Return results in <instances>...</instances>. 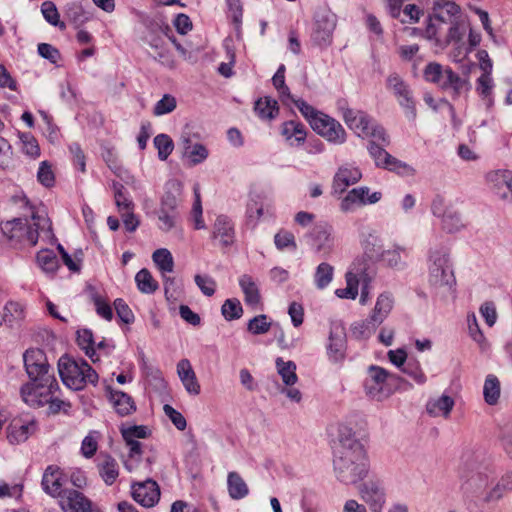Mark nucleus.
<instances>
[{
  "label": "nucleus",
  "instance_id": "f257e3e1",
  "mask_svg": "<svg viewBox=\"0 0 512 512\" xmlns=\"http://www.w3.org/2000/svg\"><path fill=\"white\" fill-rule=\"evenodd\" d=\"M12 201L28 213H23L24 218L18 217L1 223L2 235L11 247L16 249L33 247L39 238L45 240L53 238L51 221L43 206L30 205L25 196H14Z\"/></svg>",
  "mask_w": 512,
  "mask_h": 512
},
{
  "label": "nucleus",
  "instance_id": "f03ea898",
  "mask_svg": "<svg viewBox=\"0 0 512 512\" xmlns=\"http://www.w3.org/2000/svg\"><path fill=\"white\" fill-rule=\"evenodd\" d=\"M333 456L334 472L340 482L346 485L356 484L367 476L369 471L367 453L350 427L339 425Z\"/></svg>",
  "mask_w": 512,
  "mask_h": 512
},
{
  "label": "nucleus",
  "instance_id": "7ed1b4c3",
  "mask_svg": "<svg viewBox=\"0 0 512 512\" xmlns=\"http://www.w3.org/2000/svg\"><path fill=\"white\" fill-rule=\"evenodd\" d=\"M461 489L465 497L480 508L492 506L491 486L496 479V470L490 464L471 463L466 475L462 477Z\"/></svg>",
  "mask_w": 512,
  "mask_h": 512
},
{
  "label": "nucleus",
  "instance_id": "20e7f679",
  "mask_svg": "<svg viewBox=\"0 0 512 512\" xmlns=\"http://www.w3.org/2000/svg\"><path fill=\"white\" fill-rule=\"evenodd\" d=\"M337 109L350 130L361 138L371 137L383 145L389 144L385 129L378 125L366 112L351 108L345 99L337 101Z\"/></svg>",
  "mask_w": 512,
  "mask_h": 512
},
{
  "label": "nucleus",
  "instance_id": "39448f33",
  "mask_svg": "<svg viewBox=\"0 0 512 512\" xmlns=\"http://www.w3.org/2000/svg\"><path fill=\"white\" fill-rule=\"evenodd\" d=\"M62 382L72 390H81L87 384L98 382L97 372L85 361L62 356L58 361Z\"/></svg>",
  "mask_w": 512,
  "mask_h": 512
},
{
  "label": "nucleus",
  "instance_id": "423d86ee",
  "mask_svg": "<svg viewBox=\"0 0 512 512\" xmlns=\"http://www.w3.org/2000/svg\"><path fill=\"white\" fill-rule=\"evenodd\" d=\"M428 282L436 289L451 290L456 283L447 249L437 247L428 255Z\"/></svg>",
  "mask_w": 512,
  "mask_h": 512
},
{
  "label": "nucleus",
  "instance_id": "0eeeda50",
  "mask_svg": "<svg viewBox=\"0 0 512 512\" xmlns=\"http://www.w3.org/2000/svg\"><path fill=\"white\" fill-rule=\"evenodd\" d=\"M423 77L427 82L436 84L443 90H451L457 96L468 90L469 86L467 79L461 78L450 67H444L437 62H430L425 66Z\"/></svg>",
  "mask_w": 512,
  "mask_h": 512
},
{
  "label": "nucleus",
  "instance_id": "6e6552de",
  "mask_svg": "<svg viewBox=\"0 0 512 512\" xmlns=\"http://www.w3.org/2000/svg\"><path fill=\"white\" fill-rule=\"evenodd\" d=\"M394 380H396L395 375L380 366L371 365L367 369L364 380L365 393L372 400L383 401L391 395L388 383Z\"/></svg>",
  "mask_w": 512,
  "mask_h": 512
},
{
  "label": "nucleus",
  "instance_id": "1a4fd4ad",
  "mask_svg": "<svg viewBox=\"0 0 512 512\" xmlns=\"http://www.w3.org/2000/svg\"><path fill=\"white\" fill-rule=\"evenodd\" d=\"M23 362L30 380L44 381V384L49 386L57 381L53 373L50 372L51 367L43 350L39 348L26 350L23 354Z\"/></svg>",
  "mask_w": 512,
  "mask_h": 512
},
{
  "label": "nucleus",
  "instance_id": "9d476101",
  "mask_svg": "<svg viewBox=\"0 0 512 512\" xmlns=\"http://www.w3.org/2000/svg\"><path fill=\"white\" fill-rule=\"evenodd\" d=\"M431 212L441 219V227L447 233H457L465 227L461 214L442 196L437 195L433 199Z\"/></svg>",
  "mask_w": 512,
  "mask_h": 512
},
{
  "label": "nucleus",
  "instance_id": "9b49d317",
  "mask_svg": "<svg viewBox=\"0 0 512 512\" xmlns=\"http://www.w3.org/2000/svg\"><path fill=\"white\" fill-rule=\"evenodd\" d=\"M434 16L429 18L424 36L429 40L440 41L438 34L440 25L451 20L459 11V7L452 0H434Z\"/></svg>",
  "mask_w": 512,
  "mask_h": 512
},
{
  "label": "nucleus",
  "instance_id": "f8f14e48",
  "mask_svg": "<svg viewBox=\"0 0 512 512\" xmlns=\"http://www.w3.org/2000/svg\"><path fill=\"white\" fill-rule=\"evenodd\" d=\"M59 389L57 381L50 386L44 384V381H32L21 387L20 394L22 400L30 407L39 408L46 405L51 399V393H55Z\"/></svg>",
  "mask_w": 512,
  "mask_h": 512
},
{
  "label": "nucleus",
  "instance_id": "ddd939ff",
  "mask_svg": "<svg viewBox=\"0 0 512 512\" xmlns=\"http://www.w3.org/2000/svg\"><path fill=\"white\" fill-rule=\"evenodd\" d=\"M170 35L165 31L151 34L148 37L150 47L149 56L163 67L173 70L176 68V60L169 45Z\"/></svg>",
  "mask_w": 512,
  "mask_h": 512
},
{
  "label": "nucleus",
  "instance_id": "4468645a",
  "mask_svg": "<svg viewBox=\"0 0 512 512\" xmlns=\"http://www.w3.org/2000/svg\"><path fill=\"white\" fill-rule=\"evenodd\" d=\"M311 127L330 143L341 145L346 142L347 133L343 126L336 119L324 113L311 121Z\"/></svg>",
  "mask_w": 512,
  "mask_h": 512
},
{
  "label": "nucleus",
  "instance_id": "2eb2a0df",
  "mask_svg": "<svg viewBox=\"0 0 512 512\" xmlns=\"http://www.w3.org/2000/svg\"><path fill=\"white\" fill-rule=\"evenodd\" d=\"M336 27V15L329 10H320L315 15L312 41L318 46H328L332 42Z\"/></svg>",
  "mask_w": 512,
  "mask_h": 512
},
{
  "label": "nucleus",
  "instance_id": "dca6fc26",
  "mask_svg": "<svg viewBox=\"0 0 512 512\" xmlns=\"http://www.w3.org/2000/svg\"><path fill=\"white\" fill-rule=\"evenodd\" d=\"M178 198L177 195L171 190H167L157 210V217L159 221V229L168 232L177 226L179 213L177 211Z\"/></svg>",
  "mask_w": 512,
  "mask_h": 512
},
{
  "label": "nucleus",
  "instance_id": "f3484780",
  "mask_svg": "<svg viewBox=\"0 0 512 512\" xmlns=\"http://www.w3.org/2000/svg\"><path fill=\"white\" fill-rule=\"evenodd\" d=\"M387 87L393 91L401 107L409 120L416 118V108L412 92L406 82L398 75L391 74L387 78Z\"/></svg>",
  "mask_w": 512,
  "mask_h": 512
},
{
  "label": "nucleus",
  "instance_id": "a211bd4d",
  "mask_svg": "<svg viewBox=\"0 0 512 512\" xmlns=\"http://www.w3.org/2000/svg\"><path fill=\"white\" fill-rule=\"evenodd\" d=\"M309 244L318 253L330 254L334 247L333 227L327 222H319L306 235Z\"/></svg>",
  "mask_w": 512,
  "mask_h": 512
},
{
  "label": "nucleus",
  "instance_id": "6ab92c4d",
  "mask_svg": "<svg viewBox=\"0 0 512 512\" xmlns=\"http://www.w3.org/2000/svg\"><path fill=\"white\" fill-rule=\"evenodd\" d=\"M211 239L222 249L231 247L236 240L234 222L226 215H218L211 228Z\"/></svg>",
  "mask_w": 512,
  "mask_h": 512
},
{
  "label": "nucleus",
  "instance_id": "aec40b11",
  "mask_svg": "<svg viewBox=\"0 0 512 512\" xmlns=\"http://www.w3.org/2000/svg\"><path fill=\"white\" fill-rule=\"evenodd\" d=\"M369 192L370 189L366 186L350 190L340 203L341 211L345 213L352 212L357 206L375 204L380 201L382 197L381 192H373L371 194Z\"/></svg>",
  "mask_w": 512,
  "mask_h": 512
},
{
  "label": "nucleus",
  "instance_id": "412c9836",
  "mask_svg": "<svg viewBox=\"0 0 512 512\" xmlns=\"http://www.w3.org/2000/svg\"><path fill=\"white\" fill-rule=\"evenodd\" d=\"M346 330L340 322H333L330 326L327 353L329 359L335 363L345 358Z\"/></svg>",
  "mask_w": 512,
  "mask_h": 512
},
{
  "label": "nucleus",
  "instance_id": "4be33fe9",
  "mask_svg": "<svg viewBox=\"0 0 512 512\" xmlns=\"http://www.w3.org/2000/svg\"><path fill=\"white\" fill-rule=\"evenodd\" d=\"M359 494L373 512H380L386 502L385 491L378 480H369L359 486Z\"/></svg>",
  "mask_w": 512,
  "mask_h": 512
},
{
  "label": "nucleus",
  "instance_id": "5701e85b",
  "mask_svg": "<svg viewBox=\"0 0 512 512\" xmlns=\"http://www.w3.org/2000/svg\"><path fill=\"white\" fill-rule=\"evenodd\" d=\"M132 496L136 502L144 507H153L160 498L158 484L151 479L132 485Z\"/></svg>",
  "mask_w": 512,
  "mask_h": 512
},
{
  "label": "nucleus",
  "instance_id": "b1692460",
  "mask_svg": "<svg viewBox=\"0 0 512 512\" xmlns=\"http://www.w3.org/2000/svg\"><path fill=\"white\" fill-rule=\"evenodd\" d=\"M493 193L503 201L512 202V171H495L488 174Z\"/></svg>",
  "mask_w": 512,
  "mask_h": 512
},
{
  "label": "nucleus",
  "instance_id": "393cba45",
  "mask_svg": "<svg viewBox=\"0 0 512 512\" xmlns=\"http://www.w3.org/2000/svg\"><path fill=\"white\" fill-rule=\"evenodd\" d=\"M362 247L364 257L371 263L384 259L386 250H384L382 240L375 230L368 229L362 234Z\"/></svg>",
  "mask_w": 512,
  "mask_h": 512
},
{
  "label": "nucleus",
  "instance_id": "a878e982",
  "mask_svg": "<svg viewBox=\"0 0 512 512\" xmlns=\"http://www.w3.org/2000/svg\"><path fill=\"white\" fill-rule=\"evenodd\" d=\"M362 177L360 170L351 165L340 166L333 178V189L342 193L347 187L357 183Z\"/></svg>",
  "mask_w": 512,
  "mask_h": 512
},
{
  "label": "nucleus",
  "instance_id": "bb28decb",
  "mask_svg": "<svg viewBox=\"0 0 512 512\" xmlns=\"http://www.w3.org/2000/svg\"><path fill=\"white\" fill-rule=\"evenodd\" d=\"M394 305V299L389 292L380 294L377 298L374 309L372 310L368 323L372 324V328L376 329L390 314Z\"/></svg>",
  "mask_w": 512,
  "mask_h": 512
},
{
  "label": "nucleus",
  "instance_id": "cd10ccee",
  "mask_svg": "<svg viewBox=\"0 0 512 512\" xmlns=\"http://www.w3.org/2000/svg\"><path fill=\"white\" fill-rule=\"evenodd\" d=\"M41 485L48 495L52 497L60 496L63 485L60 468L56 465H49L43 473Z\"/></svg>",
  "mask_w": 512,
  "mask_h": 512
},
{
  "label": "nucleus",
  "instance_id": "c85d7f7f",
  "mask_svg": "<svg viewBox=\"0 0 512 512\" xmlns=\"http://www.w3.org/2000/svg\"><path fill=\"white\" fill-rule=\"evenodd\" d=\"M177 374L189 394L196 396L200 393V384L188 359H182L178 362Z\"/></svg>",
  "mask_w": 512,
  "mask_h": 512
},
{
  "label": "nucleus",
  "instance_id": "c756f323",
  "mask_svg": "<svg viewBox=\"0 0 512 512\" xmlns=\"http://www.w3.org/2000/svg\"><path fill=\"white\" fill-rule=\"evenodd\" d=\"M61 504L65 512H92L90 500L76 490L66 491Z\"/></svg>",
  "mask_w": 512,
  "mask_h": 512
},
{
  "label": "nucleus",
  "instance_id": "7c9ffc66",
  "mask_svg": "<svg viewBox=\"0 0 512 512\" xmlns=\"http://www.w3.org/2000/svg\"><path fill=\"white\" fill-rule=\"evenodd\" d=\"M455 405L452 397L443 394L437 398H431L426 404V411L432 417H443L447 419Z\"/></svg>",
  "mask_w": 512,
  "mask_h": 512
},
{
  "label": "nucleus",
  "instance_id": "2f4dec72",
  "mask_svg": "<svg viewBox=\"0 0 512 512\" xmlns=\"http://www.w3.org/2000/svg\"><path fill=\"white\" fill-rule=\"evenodd\" d=\"M281 135L289 145H300L306 139V130L302 123L290 120L281 125Z\"/></svg>",
  "mask_w": 512,
  "mask_h": 512
},
{
  "label": "nucleus",
  "instance_id": "473e14b6",
  "mask_svg": "<svg viewBox=\"0 0 512 512\" xmlns=\"http://www.w3.org/2000/svg\"><path fill=\"white\" fill-rule=\"evenodd\" d=\"M229 496L234 500L245 498L249 494V488L244 479L237 472H229L227 476Z\"/></svg>",
  "mask_w": 512,
  "mask_h": 512
},
{
  "label": "nucleus",
  "instance_id": "72a5a7b5",
  "mask_svg": "<svg viewBox=\"0 0 512 512\" xmlns=\"http://www.w3.org/2000/svg\"><path fill=\"white\" fill-rule=\"evenodd\" d=\"M500 395L501 384L499 379L493 374L487 375L483 386L484 401L490 406H495L499 402Z\"/></svg>",
  "mask_w": 512,
  "mask_h": 512
},
{
  "label": "nucleus",
  "instance_id": "f704fd0d",
  "mask_svg": "<svg viewBox=\"0 0 512 512\" xmlns=\"http://www.w3.org/2000/svg\"><path fill=\"white\" fill-rule=\"evenodd\" d=\"M110 401L121 416L129 415L136 409L133 399L122 391L111 390Z\"/></svg>",
  "mask_w": 512,
  "mask_h": 512
},
{
  "label": "nucleus",
  "instance_id": "c9c22d12",
  "mask_svg": "<svg viewBox=\"0 0 512 512\" xmlns=\"http://www.w3.org/2000/svg\"><path fill=\"white\" fill-rule=\"evenodd\" d=\"M366 268L357 269L356 272L349 271L346 273V288L337 289L335 294L339 298L355 299L358 295L359 279L358 274H364Z\"/></svg>",
  "mask_w": 512,
  "mask_h": 512
},
{
  "label": "nucleus",
  "instance_id": "e433bc0d",
  "mask_svg": "<svg viewBox=\"0 0 512 512\" xmlns=\"http://www.w3.org/2000/svg\"><path fill=\"white\" fill-rule=\"evenodd\" d=\"M99 474L107 485H112L118 475V464L114 458L109 455H105L98 464Z\"/></svg>",
  "mask_w": 512,
  "mask_h": 512
},
{
  "label": "nucleus",
  "instance_id": "4c0bfd02",
  "mask_svg": "<svg viewBox=\"0 0 512 512\" xmlns=\"http://www.w3.org/2000/svg\"><path fill=\"white\" fill-rule=\"evenodd\" d=\"M239 285L244 293L246 304L251 306L258 305L260 293L252 277L247 274L242 275L239 279Z\"/></svg>",
  "mask_w": 512,
  "mask_h": 512
},
{
  "label": "nucleus",
  "instance_id": "58836bf2",
  "mask_svg": "<svg viewBox=\"0 0 512 512\" xmlns=\"http://www.w3.org/2000/svg\"><path fill=\"white\" fill-rule=\"evenodd\" d=\"M275 365L278 374L281 376L286 386H293L298 381L296 364L293 361H284L282 358L278 357L275 361Z\"/></svg>",
  "mask_w": 512,
  "mask_h": 512
},
{
  "label": "nucleus",
  "instance_id": "ea45409f",
  "mask_svg": "<svg viewBox=\"0 0 512 512\" xmlns=\"http://www.w3.org/2000/svg\"><path fill=\"white\" fill-rule=\"evenodd\" d=\"M512 490V472L504 474L500 479H495L491 486L492 506L498 503L504 495Z\"/></svg>",
  "mask_w": 512,
  "mask_h": 512
},
{
  "label": "nucleus",
  "instance_id": "a19ab883",
  "mask_svg": "<svg viewBox=\"0 0 512 512\" xmlns=\"http://www.w3.org/2000/svg\"><path fill=\"white\" fill-rule=\"evenodd\" d=\"M467 324L469 336L475 341L482 351H485L489 347V343L482 332L475 313H469L467 315Z\"/></svg>",
  "mask_w": 512,
  "mask_h": 512
},
{
  "label": "nucleus",
  "instance_id": "79ce46f5",
  "mask_svg": "<svg viewBox=\"0 0 512 512\" xmlns=\"http://www.w3.org/2000/svg\"><path fill=\"white\" fill-rule=\"evenodd\" d=\"M254 110L260 118L270 120L278 114V104L270 97L260 98L256 101Z\"/></svg>",
  "mask_w": 512,
  "mask_h": 512
},
{
  "label": "nucleus",
  "instance_id": "37998d69",
  "mask_svg": "<svg viewBox=\"0 0 512 512\" xmlns=\"http://www.w3.org/2000/svg\"><path fill=\"white\" fill-rule=\"evenodd\" d=\"M77 343L79 347L84 350L85 354L92 360V362H97L99 357L96 356V352L94 349V339L93 333L89 329L79 330L77 332Z\"/></svg>",
  "mask_w": 512,
  "mask_h": 512
},
{
  "label": "nucleus",
  "instance_id": "c03bdc74",
  "mask_svg": "<svg viewBox=\"0 0 512 512\" xmlns=\"http://www.w3.org/2000/svg\"><path fill=\"white\" fill-rule=\"evenodd\" d=\"M34 430V423H13L9 427L8 439L10 443H22L28 439Z\"/></svg>",
  "mask_w": 512,
  "mask_h": 512
},
{
  "label": "nucleus",
  "instance_id": "a18cd8bd",
  "mask_svg": "<svg viewBox=\"0 0 512 512\" xmlns=\"http://www.w3.org/2000/svg\"><path fill=\"white\" fill-rule=\"evenodd\" d=\"M65 15L76 28L90 20L89 13H87L84 8L77 3L67 4Z\"/></svg>",
  "mask_w": 512,
  "mask_h": 512
},
{
  "label": "nucleus",
  "instance_id": "49530a36",
  "mask_svg": "<svg viewBox=\"0 0 512 512\" xmlns=\"http://www.w3.org/2000/svg\"><path fill=\"white\" fill-rule=\"evenodd\" d=\"M285 65L281 64L272 78L274 87L279 93V97L284 104H288V99H292L289 87L285 84Z\"/></svg>",
  "mask_w": 512,
  "mask_h": 512
},
{
  "label": "nucleus",
  "instance_id": "de8ad7c7",
  "mask_svg": "<svg viewBox=\"0 0 512 512\" xmlns=\"http://www.w3.org/2000/svg\"><path fill=\"white\" fill-rule=\"evenodd\" d=\"M41 13L50 25L58 27L60 30L66 29V24L60 21V14L54 2L44 1L41 5Z\"/></svg>",
  "mask_w": 512,
  "mask_h": 512
},
{
  "label": "nucleus",
  "instance_id": "09e8293b",
  "mask_svg": "<svg viewBox=\"0 0 512 512\" xmlns=\"http://www.w3.org/2000/svg\"><path fill=\"white\" fill-rule=\"evenodd\" d=\"M138 289L145 294H152L158 289V283L147 269H141L135 276Z\"/></svg>",
  "mask_w": 512,
  "mask_h": 512
},
{
  "label": "nucleus",
  "instance_id": "8fccbe9b",
  "mask_svg": "<svg viewBox=\"0 0 512 512\" xmlns=\"http://www.w3.org/2000/svg\"><path fill=\"white\" fill-rule=\"evenodd\" d=\"M36 259L40 268L46 273H54L58 269V259L52 250L44 249L39 251Z\"/></svg>",
  "mask_w": 512,
  "mask_h": 512
},
{
  "label": "nucleus",
  "instance_id": "3c124183",
  "mask_svg": "<svg viewBox=\"0 0 512 512\" xmlns=\"http://www.w3.org/2000/svg\"><path fill=\"white\" fill-rule=\"evenodd\" d=\"M334 268L326 262L320 263L315 271L314 280L318 289L326 288L333 280Z\"/></svg>",
  "mask_w": 512,
  "mask_h": 512
},
{
  "label": "nucleus",
  "instance_id": "603ef678",
  "mask_svg": "<svg viewBox=\"0 0 512 512\" xmlns=\"http://www.w3.org/2000/svg\"><path fill=\"white\" fill-rule=\"evenodd\" d=\"M153 261L162 273H170L174 268V260L168 249L160 248L154 251L152 255Z\"/></svg>",
  "mask_w": 512,
  "mask_h": 512
},
{
  "label": "nucleus",
  "instance_id": "864d4df0",
  "mask_svg": "<svg viewBox=\"0 0 512 512\" xmlns=\"http://www.w3.org/2000/svg\"><path fill=\"white\" fill-rule=\"evenodd\" d=\"M89 291L97 314L105 320L110 321L113 318V311L110 305L93 287H90Z\"/></svg>",
  "mask_w": 512,
  "mask_h": 512
},
{
  "label": "nucleus",
  "instance_id": "5fc2aeb1",
  "mask_svg": "<svg viewBox=\"0 0 512 512\" xmlns=\"http://www.w3.org/2000/svg\"><path fill=\"white\" fill-rule=\"evenodd\" d=\"M125 442L129 446V454L128 458L124 461V466L131 472L138 467L142 454L141 443L137 440H125Z\"/></svg>",
  "mask_w": 512,
  "mask_h": 512
},
{
  "label": "nucleus",
  "instance_id": "6e6d98bb",
  "mask_svg": "<svg viewBox=\"0 0 512 512\" xmlns=\"http://www.w3.org/2000/svg\"><path fill=\"white\" fill-rule=\"evenodd\" d=\"M154 146L158 150V157L160 160H166L172 153L174 143L172 139L166 134H158L154 138Z\"/></svg>",
  "mask_w": 512,
  "mask_h": 512
},
{
  "label": "nucleus",
  "instance_id": "4d7b16f0",
  "mask_svg": "<svg viewBox=\"0 0 512 512\" xmlns=\"http://www.w3.org/2000/svg\"><path fill=\"white\" fill-rule=\"evenodd\" d=\"M182 155L190 160L191 165H197L207 159L209 152L203 144L195 142L188 151L182 152Z\"/></svg>",
  "mask_w": 512,
  "mask_h": 512
},
{
  "label": "nucleus",
  "instance_id": "13d9d810",
  "mask_svg": "<svg viewBox=\"0 0 512 512\" xmlns=\"http://www.w3.org/2000/svg\"><path fill=\"white\" fill-rule=\"evenodd\" d=\"M115 204L118 208L119 213L123 211L133 210V202L125 195L124 186L120 183H113Z\"/></svg>",
  "mask_w": 512,
  "mask_h": 512
},
{
  "label": "nucleus",
  "instance_id": "bf43d9fd",
  "mask_svg": "<svg viewBox=\"0 0 512 512\" xmlns=\"http://www.w3.org/2000/svg\"><path fill=\"white\" fill-rule=\"evenodd\" d=\"M222 315L226 320L239 319L243 313L241 303L238 299H227L221 307Z\"/></svg>",
  "mask_w": 512,
  "mask_h": 512
},
{
  "label": "nucleus",
  "instance_id": "052dcab7",
  "mask_svg": "<svg viewBox=\"0 0 512 512\" xmlns=\"http://www.w3.org/2000/svg\"><path fill=\"white\" fill-rule=\"evenodd\" d=\"M177 107L176 98L171 94H165L159 101L156 102L153 108L155 116H162L174 111Z\"/></svg>",
  "mask_w": 512,
  "mask_h": 512
},
{
  "label": "nucleus",
  "instance_id": "680f3d73",
  "mask_svg": "<svg viewBox=\"0 0 512 512\" xmlns=\"http://www.w3.org/2000/svg\"><path fill=\"white\" fill-rule=\"evenodd\" d=\"M492 74H481V76L477 79L476 90L479 95L488 100L489 103H492V89L494 86Z\"/></svg>",
  "mask_w": 512,
  "mask_h": 512
},
{
  "label": "nucleus",
  "instance_id": "e2e57ef3",
  "mask_svg": "<svg viewBox=\"0 0 512 512\" xmlns=\"http://www.w3.org/2000/svg\"><path fill=\"white\" fill-rule=\"evenodd\" d=\"M384 169L395 172L400 176H412L415 173L413 167L405 162L398 160L397 158L390 156V159L386 162Z\"/></svg>",
  "mask_w": 512,
  "mask_h": 512
},
{
  "label": "nucleus",
  "instance_id": "0e129e2a",
  "mask_svg": "<svg viewBox=\"0 0 512 512\" xmlns=\"http://www.w3.org/2000/svg\"><path fill=\"white\" fill-rule=\"evenodd\" d=\"M271 327V323L268 322V318L266 315L261 314L254 318H252L248 322L247 329L249 332H251L254 335H261L265 334L269 331Z\"/></svg>",
  "mask_w": 512,
  "mask_h": 512
},
{
  "label": "nucleus",
  "instance_id": "69168bd1",
  "mask_svg": "<svg viewBox=\"0 0 512 512\" xmlns=\"http://www.w3.org/2000/svg\"><path fill=\"white\" fill-rule=\"evenodd\" d=\"M376 141L377 140L374 139L370 142L368 150L374 159L375 164L378 167L384 168L386 162L390 159L391 154H389L384 148L377 144Z\"/></svg>",
  "mask_w": 512,
  "mask_h": 512
},
{
  "label": "nucleus",
  "instance_id": "338daca9",
  "mask_svg": "<svg viewBox=\"0 0 512 512\" xmlns=\"http://www.w3.org/2000/svg\"><path fill=\"white\" fill-rule=\"evenodd\" d=\"M22 143V151L30 157H38L40 155V148L37 140L29 133L20 134Z\"/></svg>",
  "mask_w": 512,
  "mask_h": 512
},
{
  "label": "nucleus",
  "instance_id": "774afa93",
  "mask_svg": "<svg viewBox=\"0 0 512 512\" xmlns=\"http://www.w3.org/2000/svg\"><path fill=\"white\" fill-rule=\"evenodd\" d=\"M196 285L199 287L201 292L206 296H212L215 293L216 282L215 280L207 275H195L194 277Z\"/></svg>",
  "mask_w": 512,
  "mask_h": 512
}]
</instances>
